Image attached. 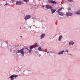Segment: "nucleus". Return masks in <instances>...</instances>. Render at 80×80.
<instances>
[{
    "label": "nucleus",
    "instance_id": "obj_6",
    "mask_svg": "<svg viewBox=\"0 0 80 80\" xmlns=\"http://www.w3.org/2000/svg\"><path fill=\"white\" fill-rule=\"evenodd\" d=\"M31 17V16H30V15H27L25 16L24 18V19L25 20H27L28 19H29V18H30Z\"/></svg>",
    "mask_w": 80,
    "mask_h": 80
},
{
    "label": "nucleus",
    "instance_id": "obj_21",
    "mask_svg": "<svg viewBox=\"0 0 80 80\" xmlns=\"http://www.w3.org/2000/svg\"><path fill=\"white\" fill-rule=\"evenodd\" d=\"M68 2H74V1H73L72 0H68Z\"/></svg>",
    "mask_w": 80,
    "mask_h": 80
},
{
    "label": "nucleus",
    "instance_id": "obj_18",
    "mask_svg": "<svg viewBox=\"0 0 80 80\" xmlns=\"http://www.w3.org/2000/svg\"><path fill=\"white\" fill-rule=\"evenodd\" d=\"M29 51V53H31V52H32V50L30 49V50L26 48Z\"/></svg>",
    "mask_w": 80,
    "mask_h": 80
},
{
    "label": "nucleus",
    "instance_id": "obj_23",
    "mask_svg": "<svg viewBox=\"0 0 80 80\" xmlns=\"http://www.w3.org/2000/svg\"><path fill=\"white\" fill-rule=\"evenodd\" d=\"M5 5H7V3H6Z\"/></svg>",
    "mask_w": 80,
    "mask_h": 80
},
{
    "label": "nucleus",
    "instance_id": "obj_17",
    "mask_svg": "<svg viewBox=\"0 0 80 80\" xmlns=\"http://www.w3.org/2000/svg\"><path fill=\"white\" fill-rule=\"evenodd\" d=\"M32 48H33V46L32 45L30 47V50H32Z\"/></svg>",
    "mask_w": 80,
    "mask_h": 80
},
{
    "label": "nucleus",
    "instance_id": "obj_2",
    "mask_svg": "<svg viewBox=\"0 0 80 80\" xmlns=\"http://www.w3.org/2000/svg\"><path fill=\"white\" fill-rule=\"evenodd\" d=\"M17 53H20L22 56L24 55V51L23 49H21L20 50H18Z\"/></svg>",
    "mask_w": 80,
    "mask_h": 80
},
{
    "label": "nucleus",
    "instance_id": "obj_16",
    "mask_svg": "<svg viewBox=\"0 0 80 80\" xmlns=\"http://www.w3.org/2000/svg\"><path fill=\"white\" fill-rule=\"evenodd\" d=\"M51 11L52 12V13H53L55 12V10L52 9H51Z\"/></svg>",
    "mask_w": 80,
    "mask_h": 80
},
{
    "label": "nucleus",
    "instance_id": "obj_3",
    "mask_svg": "<svg viewBox=\"0 0 80 80\" xmlns=\"http://www.w3.org/2000/svg\"><path fill=\"white\" fill-rule=\"evenodd\" d=\"M17 53H20L22 56L24 55V51L23 49H21L20 50H18Z\"/></svg>",
    "mask_w": 80,
    "mask_h": 80
},
{
    "label": "nucleus",
    "instance_id": "obj_10",
    "mask_svg": "<svg viewBox=\"0 0 80 80\" xmlns=\"http://www.w3.org/2000/svg\"><path fill=\"white\" fill-rule=\"evenodd\" d=\"M75 13L77 15H80V10H78L77 12H75Z\"/></svg>",
    "mask_w": 80,
    "mask_h": 80
},
{
    "label": "nucleus",
    "instance_id": "obj_7",
    "mask_svg": "<svg viewBox=\"0 0 80 80\" xmlns=\"http://www.w3.org/2000/svg\"><path fill=\"white\" fill-rule=\"evenodd\" d=\"M49 3H53V4H56V3H57V2L53 1H51L50 0H49Z\"/></svg>",
    "mask_w": 80,
    "mask_h": 80
},
{
    "label": "nucleus",
    "instance_id": "obj_24",
    "mask_svg": "<svg viewBox=\"0 0 80 80\" xmlns=\"http://www.w3.org/2000/svg\"><path fill=\"white\" fill-rule=\"evenodd\" d=\"M69 9H70V8H69Z\"/></svg>",
    "mask_w": 80,
    "mask_h": 80
},
{
    "label": "nucleus",
    "instance_id": "obj_5",
    "mask_svg": "<svg viewBox=\"0 0 80 80\" xmlns=\"http://www.w3.org/2000/svg\"><path fill=\"white\" fill-rule=\"evenodd\" d=\"M46 8L47 9H49V10H51L52 9V7H51V6L48 5H46Z\"/></svg>",
    "mask_w": 80,
    "mask_h": 80
},
{
    "label": "nucleus",
    "instance_id": "obj_11",
    "mask_svg": "<svg viewBox=\"0 0 80 80\" xmlns=\"http://www.w3.org/2000/svg\"><path fill=\"white\" fill-rule=\"evenodd\" d=\"M38 50H39V51H42V52H43V51H44L42 49V48H41L40 47H39Z\"/></svg>",
    "mask_w": 80,
    "mask_h": 80
},
{
    "label": "nucleus",
    "instance_id": "obj_1",
    "mask_svg": "<svg viewBox=\"0 0 80 80\" xmlns=\"http://www.w3.org/2000/svg\"><path fill=\"white\" fill-rule=\"evenodd\" d=\"M62 10V8H61L58 10L57 12L59 13V15H61V16H63L64 15V13L62 12H62L61 11Z\"/></svg>",
    "mask_w": 80,
    "mask_h": 80
},
{
    "label": "nucleus",
    "instance_id": "obj_22",
    "mask_svg": "<svg viewBox=\"0 0 80 80\" xmlns=\"http://www.w3.org/2000/svg\"><path fill=\"white\" fill-rule=\"evenodd\" d=\"M65 51L67 52H68V50H66Z\"/></svg>",
    "mask_w": 80,
    "mask_h": 80
},
{
    "label": "nucleus",
    "instance_id": "obj_15",
    "mask_svg": "<svg viewBox=\"0 0 80 80\" xmlns=\"http://www.w3.org/2000/svg\"><path fill=\"white\" fill-rule=\"evenodd\" d=\"M60 36L59 37V38L58 39L59 41H60L61 40V39H62V36L60 35Z\"/></svg>",
    "mask_w": 80,
    "mask_h": 80
},
{
    "label": "nucleus",
    "instance_id": "obj_25",
    "mask_svg": "<svg viewBox=\"0 0 80 80\" xmlns=\"http://www.w3.org/2000/svg\"><path fill=\"white\" fill-rule=\"evenodd\" d=\"M48 53V52H47Z\"/></svg>",
    "mask_w": 80,
    "mask_h": 80
},
{
    "label": "nucleus",
    "instance_id": "obj_8",
    "mask_svg": "<svg viewBox=\"0 0 80 80\" xmlns=\"http://www.w3.org/2000/svg\"><path fill=\"white\" fill-rule=\"evenodd\" d=\"M22 4V2L20 1H17L16 2V4L17 5H20Z\"/></svg>",
    "mask_w": 80,
    "mask_h": 80
},
{
    "label": "nucleus",
    "instance_id": "obj_4",
    "mask_svg": "<svg viewBox=\"0 0 80 80\" xmlns=\"http://www.w3.org/2000/svg\"><path fill=\"white\" fill-rule=\"evenodd\" d=\"M17 77H18V75H15V76L13 75H12L11 76L9 77V78H10L11 79V80H13V79H14V78H13V77H15V78H16Z\"/></svg>",
    "mask_w": 80,
    "mask_h": 80
},
{
    "label": "nucleus",
    "instance_id": "obj_20",
    "mask_svg": "<svg viewBox=\"0 0 80 80\" xmlns=\"http://www.w3.org/2000/svg\"><path fill=\"white\" fill-rule=\"evenodd\" d=\"M34 45L35 47H38V45H37V43H34Z\"/></svg>",
    "mask_w": 80,
    "mask_h": 80
},
{
    "label": "nucleus",
    "instance_id": "obj_14",
    "mask_svg": "<svg viewBox=\"0 0 80 80\" xmlns=\"http://www.w3.org/2000/svg\"><path fill=\"white\" fill-rule=\"evenodd\" d=\"M69 45H73L75 43L73 42V41H71L69 42Z\"/></svg>",
    "mask_w": 80,
    "mask_h": 80
},
{
    "label": "nucleus",
    "instance_id": "obj_19",
    "mask_svg": "<svg viewBox=\"0 0 80 80\" xmlns=\"http://www.w3.org/2000/svg\"><path fill=\"white\" fill-rule=\"evenodd\" d=\"M24 1L26 2V3H27V2H29V0H24Z\"/></svg>",
    "mask_w": 80,
    "mask_h": 80
},
{
    "label": "nucleus",
    "instance_id": "obj_12",
    "mask_svg": "<svg viewBox=\"0 0 80 80\" xmlns=\"http://www.w3.org/2000/svg\"><path fill=\"white\" fill-rule=\"evenodd\" d=\"M65 52V51L63 50V51H61V52H60L58 53V55H60L61 54H63V52Z\"/></svg>",
    "mask_w": 80,
    "mask_h": 80
},
{
    "label": "nucleus",
    "instance_id": "obj_13",
    "mask_svg": "<svg viewBox=\"0 0 80 80\" xmlns=\"http://www.w3.org/2000/svg\"><path fill=\"white\" fill-rule=\"evenodd\" d=\"M45 37V34H42L41 36V38H44V37Z\"/></svg>",
    "mask_w": 80,
    "mask_h": 80
},
{
    "label": "nucleus",
    "instance_id": "obj_9",
    "mask_svg": "<svg viewBox=\"0 0 80 80\" xmlns=\"http://www.w3.org/2000/svg\"><path fill=\"white\" fill-rule=\"evenodd\" d=\"M72 15V13L70 12H68L66 14V16H71Z\"/></svg>",
    "mask_w": 80,
    "mask_h": 80
}]
</instances>
